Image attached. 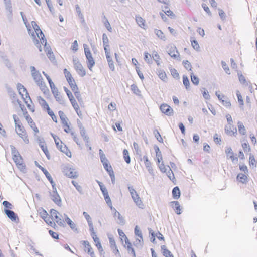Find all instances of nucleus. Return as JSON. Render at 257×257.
<instances>
[{"label":"nucleus","mask_w":257,"mask_h":257,"mask_svg":"<svg viewBox=\"0 0 257 257\" xmlns=\"http://www.w3.org/2000/svg\"><path fill=\"white\" fill-rule=\"evenodd\" d=\"M65 176L70 178L76 179L78 177L79 174L75 168L65 166Z\"/></svg>","instance_id":"39448f33"},{"label":"nucleus","mask_w":257,"mask_h":257,"mask_svg":"<svg viewBox=\"0 0 257 257\" xmlns=\"http://www.w3.org/2000/svg\"><path fill=\"white\" fill-rule=\"evenodd\" d=\"M171 75L174 78L179 79V74L178 73L177 71L174 68H171L170 69Z\"/></svg>","instance_id":"6e6d98bb"},{"label":"nucleus","mask_w":257,"mask_h":257,"mask_svg":"<svg viewBox=\"0 0 257 257\" xmlns=\"http://www.w3.org/2000/svg\"><path fill=\"white\" fill-rule=\"evenodd\" d=\"M38 143L39 144L40 147L48 158V159H50V155L49 153V151L47 149V146H45V142L44 141L43 139L39 138L38 139Z\"/></svg>","instance_id":"aec40b11"},{"label":"nucleus","mask_w":257,"mask_h":257,"mask_svg":"<svg viewBox=\"0 0 257 257\" xmlns=\"http://www.w3.org/2000/svg\"><path fill=\"white\" fill-rule=\"evenodd\" d=\"M131 196L134 201L136 203V205L139 206V208H142L143 204L137 193L136 192L134 193L133 194L131 195Z\"/></svg>","instance_id":"b1692460"},{"label":"nucleus","mask_w":257,"mask_h":257,"mask_svg":"<svg viewBox=\"0 0 257 257\" xmlns=\"http://www.w3.org/2000/svg\"><path fill=\"white\" fill-rule=\"evenodd\" d=\"M71 182L73 184V185L75 186V187L76 188V190L81 194H84V192H83V189H82V187L80 185H79L76 181H75L74 180H72Z\"/></svg>","instance_id":"79ce46f5"},{"label":"nucleus","mask_w":257,"mask_h":257,"mask_svg":"<svg viewBox=\"0 0 257 257\" xmlns=\"http://www.w3.org/2000/svg\"><path fill=\"white\" fill-rule=\"evenodd\" d=\"M219 11V15L221 18V19L223 21L225 20L226 19V14L221 9H218Z\"/></svg>","instance_id":"774afa93"},{"label":"nucleus","mask_w":257,"mask_h":257,"mask_svg":"<svg viewBox=\"0 0 257 257\" xmlns=\"http://www.w3.org/2000/svg\"><path fill=\"white\" fill-rule=\"evenodd\" d=\"M112 210L114 211L113 214L114 217L115 218H118V220L117 221V223L120 225H124L125 223V219L113 207Z\"/></svg>","instance_id":"5701e85b"},{"label":"nucleus","mask_w":257,"mask_h":257,"mask_svg":"<svg viewBox=\"0 0 257 257\" xmlns=\"http://www.w3.org/2000/svg\"><path fill=\"white\" fill-rule=\"evenodd\" d=\"M255 159L253 155L250 154L249 158V163L250 166H256L255 165Z\"/></svg>","instance_id":"bf43d9fd"},{"label":"nucleus","mask_w":257,"mask_h":257,"mask_svg":"<svg viewBox=\"0 0 257 257\" xmlns=\"http://www.w3.org/2000/svg\"><path fill=\"white\" fill-rule=\"evenodd\" d=\"M167 53L173 59H177L179 57V53L174 45H171L167 47Z\"/></svg>","instance_id":"1a4fd4ad"},{"label":"nucleus","mask_w":257,"mask_h":257,"mask_svg":"<svg viewBox=\"0 0 257 257\" xmlns=\"http://www.w3.org/2000/svg\"><path fill=\"white\" fill-rule=\"evenodd\" d=\"M65 222L70 226L71 229L76 233H79V230L76 223L71 220L67 215H65Z\"/></svg>","instance_id":"dca6fc26"},{"label":"nucleus","mask_w":257,"mask_h":257,"mask_svg":"<svg viewBox=\"0 0 257 257\" xmlns=\"http://www.w3.org/2000/svg\"><path fill=\"white\" fill-rule=\"evenodd\" d=\"M155 33L156 35L161 40L163 41H165L166 40V37L161 30L155 29Z\"/></svg>","instance_id":"37998d69"},{"label":"nucleus","mask_w":257,"mask_h":257,"mask_svg":"<svg viewBox=\"0 0 257 257\" xmlns=\"http://www.w3.org/2000/svg\"><path fill=\"white\" fill-rule=\"evenodd\" d=\"M184 67L188 71H192V66L188 60H184L182 62Z\"/></svg>","instance_id":"603ef678"},{"label":"nucleus","mask_w":257,"mask_h":257,"mask_svg":"<svg viewBox=\"0 0 257 257\" xmlns=\"http://www.w3.org/2000/svg\"><path fill=\"white\" fill-rule=\"evenodd\" d=\"M171 206L175 211L177 214L180 215L181 213L180 205L178 201H172L170 202Z\"/></svg>","instance_id":"cd10ccee"},{"label":"nucleus","mask_w":257,"mask_h":257,"mask_svg":"<svg viewBox=\"0 0 257 257\" xmlns=\"http://www.w3.org/2000/svg\"><path fill=\"white\" fill-rule=\"evenodd\" d=\"M37 100H38L40 104L43 108V109H46V108H49V105L48 104L47 102L44 100V99L39 96L37 97Z\"/></svg>","instance_id":"e433bc0d"},{"label":"nucleus","mask_w":257,"mask_h":257,"mask_svg":"<svg viewBox=\"0 0 257 257\" xmlns=\"http://www.w3.org/2000/svg\"><path fill=\"white\" fill-rule=\"evenodd\" d=\"M22 20H23V21L24 22V24L26 25V27L27 28V31H28V32L29 34L31 36V37H32V38L33 39V43H34L35 46L38 48H39V51L41 52L42 51V47H41V45H40V44L39 43L38 40L36 39L35 36L34 35V33L33 32L32 30L31 29V27L29 25H27V19H26V18L25 17H23L22 18Z\"/></svg>","instance_id":"f257e3e1"},{"label":"nucleus","mask_w":257,"mask_h":257,"mask_svg":"<svg viewBox=\"0 0 257 257\" xmlns=\"http://www.w3.org/2000/svg\"><path fill=\"white\" fill-rule=\"evenodd\" d=\"M75 9H76V11L77 14V15H78V17L79 18V19L81 20V22L82 23H84L85 20H84V16L82 14V13H81L80 7H79V6L78 5H76L75 6Z\"/></svg>","instance_id":"2f4dec72"},{"label":"nucleus","mask_w":257,"mask_h":257,"mask_svg":"<svg viewBox=\"0 0 257 257\" xmlns=\"http://www.w3.org/2000/svg\"><path fill=\"white\" fill-rule=\"evenodd\" d=\"M238 76L239 81L240 82V83L245 86H247L248 85L247 81L246 80V79L245 77L241 74V73L238 72Z\"/></svg>","instance_id":"4c0bfd02"},{"label":"nucleus","mask_w":257,"mask_h":257,"mask_svg":"<svg viewBox=\"0 0 257 257\" xmlns=\"http://www.w3.org/2000/svg\"><path fill=\"white\" fill-rule=\"evenodd\" d=\"M4 3L5 5V8L8 13L7 14V18L10 21L12 20V3L11 0H3Z\"/></svg>","instance_id":"6e6552de"},{"label":"nucleus","mask_w":257,"mask_h":257,"mask_svg":"<svg viewBox=\"0 0 257 257\" xmlns=\"http://www.w3.org/2000/svg\"><path fill=\"white\" fill-rule=\"evenodd\" d=\"M40 45H43L44 46V50L46 53L47 56L51 61H54L55 59L54 55L52 52L51 49L49 46H47V40L46 39H43L41 40V44L39 43Z\"/></svg>","instance_id":"20e7f679"},{"label":"nucleus","mask_w":257,"mask_h":257,"mask_svg":"<svg viewBox=\"0 0 257 257\" xmlns=\"http://www.w3.org/2000/svg\"><path fill=\"white\" fill-rule=\"evenodd\" d=\"M190 76L191 80L192 83L195 85H198L199 83V78L197 76L194 75L193 72L191 73Z\"/></svg>","instance_id":"c03bdc74"},{"label":"nucleus","mask_w":257,"mask_h":257,"mask_svg":"<svg viewBox=\"0 0 257 257\" xmlns=\"http://www.w3.org/2000/svg\"><path fill=\"white\" fill-rule=\"evenodd\" d=\"M75 69L77 73L81 77H84L86 75V71L82 64L79 62L75 63Z\"/></svg>","instance_id":"6ab92c4d"},{"label":"nucleus","mask_w":257,"mask_h":257,"mask_svg":"<svg viewBox=\"0 0 257 257\" xmlns=\"http://www.w3.org/2000/svg\"><path fill=\"white\" fill-rule=\"evenodd\" d=\"M225 153L227 155V156L229 157V158L231 159L232 161H233L234 160H238L237 157H234V153L232 152V150L231 147H227L225 149Z\"/></svg>","instance_id":"c85d7f7f"},{"label":"nucleus","mask_w":257,"mask_h":257,"mask_svg":"<svg viewBox=\"0 0 257 257\" xmlns=\"http://www.w3.org/2000/svg\"><path fill=\"white\" fill-rule=\"evenodd\" d=\"M31 25L34 30L33 32L34 33L36 39H38L39 42V40L41 42V40L45 39L44 34L40 29V27L36 24V22L32 21Z\"/></svg>","instance_id":"f03ea898"},{"label":"nucleus","mask_w":257,"mask_h":257,"mask_svg":"<svg viewBox=\"0 0 257 257\" xmlns=\"http://www.w3.org/2000/svg\"><path fill=\"white\" fill-rule=\"evenodd\" d=\"M162 254L165 257H174L172 253L169 251L165 245L161 246Z\"/></svg>","instance_id":"c756f323"},{"label":"nucleus","mask_w":257,"mask_h":257,"mask_svg":"<svg viewBox=\"0 0 257 257\" xmlns=\"http://www.w3.org/2000/svg\"><path fill=\"white\" fill-rule=\"evenodd\" d=\"M103 165L104 166V169L109 174H111L112 171H113L111 166L109 165V161L106 162H103Z\"/></svg>","instance_id":"ea45409f"},{"label":"nucleus","mask_w":257,"mask_h":257,"mask_svg":"<svg viewBox=\"0 0 257 257\" xmlns=\"http://www.w3.org/2000/svg\"><path fill=\"white\" fill-rule=\"evenodd\" d=\"M154 135L157 140L160 142H163V139L161 136L160 133L157 130H155L153 132Z\"/></svg>","instance_id":"13d9d810"},{"label":"nucleus","mask_w":257,"mask_h":257,"mask_svg":"<svg viewBox=\"0 0 257 257\" xmlns=\"http://www.w3.org/2000/svg\"><path fill=\"white\" fill-rule=\"evenodd\" d=\"M183 84L186 87L187 90H189L190 88V82L188 78L186 75L183 76Z\"/></svg>","instance_id":"a18cd8bd"},{"label":"nucleus","mask_w":257,"mask_h":257,"mask_svg":"<svg viewBox=\"0 0 257 257\" xmlns=\"http://www.w3.org/2000/svg\"><path fill=\"white\" fill-rule=\"evenodd\" d=\"M86 59L87 60V64L88 68H89V70H91L92 67L95 64L94 60L93 58L92 57V56H89V57H87Z\"/></svg>","instance_id":"c9c22d12"},{"label":"nucleus","mask_w":257,"mask_h":257,"mask_svg":"<svg viewBox=\"0 0 257 257\" xmlns=\"http://www.w3.org/2000/svg\"><path fill=\"white\" fill-rule=\"evenodd\" d=\"M36 73H33V74L32 75V76L33 77V78L34 79V80L35 81V82H36V83L38 85L39 84H40V83H42L43 82V78H42V76L41 74V73L38 72H35Z\"/></svg>","instance_id":"bb28decb"},{"label":"nucleus","mask_w":257,"mask_h":257,"mask_svg":"<svg viewBox=\"0 0 257 257\" xmlns=\"http://www.w3.org/2000/svg\"><path fill=\"white\" fill-rule=\"evenodd\" d=\"M83 47L86 57H89V56H92L91 53L88 46L86 44H84Z\"/></svg>","instance_id":"4d7b16f0"},{"label":"nucleus","mask_w":257,"mask_h":257,"mask_svg":"<svg viewBox=\"0 0 257 257\" xmlns=\"http://www.w3.org/2000/svg\"><path fill=\"white\" fill-rule=\"evenodd\" d=\"M81 243L83 245L84 251L85 252H87L91 256V257H96L93 250V248L91 247L89 242L88 241H82Z\"/></svg>","instance_id":"9b49d317"},{"label":"nucleus","mask_w":257,"mask_h":257,"mask_svg":"<svg viewBox=\"0 0 257 257\" xmlns=\"http://www.w3.org/2000/svg\"><path fill=\"white\" fill-rule=\"evenodd\" d=\"M56 144V145L58 149L60 150L61 152H64V150L62 149V145L63 143L62 141L57 136L54 135L53 134H51Z\"/></svg>","instance_id":"a878e982"},{"label":"nucleus","mask_w":257,"mask_h":257,"mask_svg":"<svg viewBox=\"0 0 257 257\" xmlns=\"http://www.w3.org/2000/svg\"><path fill=\"white\" fill-rule=\"evenodd\" d=\"M78 42L77 40H75L74 42L72 43L71 45V49L74 52H76L78 50Z\"/></svg>","instance_id":"338daca9"},{"label":"nucleus","mask_w":257,"mask_h":257,"mask_svg":"<svg viewBox=\"0 0 257 257\" xmlns=\"http://www.w3.org/2000/svg\"><path fill=\"white\" fill-rule=\"evenodd\" d=\"M65 77L72 90H76L78 89V87L74 79L70 72L67 71L66 69H65Z\"/></svg>","instance_id":"7ed1b4c3"},{"label":"nucleus","mask_w":257,"mask_h":257,"mask_svg":"<svg viewBox=\"0 0 257 257\" xmlns=\"http://www.w3.org/2000/svg\"><path fill=\"white\" fill-rule=\"evenodd\" d=\"M4 211L7 217L12 221H16L17 220H19L17 215L13 211L5 209Z\"/></svg>","instance_id":"f3484780"},{"label":"nucleus","mask_w":257,"mask_h":257,"mask_svg":"<svg viewBox=\"0 0 257 257\" xmlns=\"http://www.w3.org/2000/svg\"><path fill=\"white\" fill-rule=\"evenodd\" d=\"M135 234L139 236L141 239H143V236L141 231L139 229L138 226H136L135 228Z\"/></svg>","instance_id":"052dcab7"},{"label":"nucleus","mask_w":257,"mask_h":257,"mask_svg":"<svg viewBox=\"0 0 257 257\" xmlns=\"http://www.w3.org/2000/svg\"><path fill=\"white\" fill-rule=\"evenodd\" d=\"M102 41L104 50H105V49H108V48L109 47L108 44L109 39L107 35L105 33L103 34Z\"/></svg>","instance_id":"473e14b6"},{"label":"nucleus","mask_w":257,"mask_h":257,"mask_svg":"<svg viewBox=\"0 0 257 257\" xmlns=\"http://www.w3.org/2000/svg\"><path fill=\"white\" fill-rule=\"evenodd\" d=\"M190 41L193 48L197 51H200V46L198 42L196 40H192V38H191Z\"/></svg>","instance_id":"49530a36"},{"label":"nucleus","mask_w":257,"mask_h":257,"mask_svg":"<svg viewBox=\"0 0 257 257\" xmlns=\"http://www.w3.org/2000/svg\"><path fill=\"white\" fill-rule=\"evenodd\" d=\"M27 114L25 116L26 120H27V122L29 124L30 126L33 129V130L35 133H39V130L36 127L35 123L33 121L32 119L31 118V117L28 115V112L27 111L25 112V113L24 114Z\"/></svg>","instance_id":"a211bd4d"},{"label":"nucleus","mask_w":257,"mask_h":257,"mask_svg":"<svg viewBox=\"0 0 257 257\" xmlns=\"http://www.w3.org/2000/svg\"><path fill=\"white\" fill-rule=\"evenodd\" d=\"M41 89L42 91L44 93L46 94L49 92V90L48 88L46 86L45 83L44 82L40 83V84L38 85Z\"/></svg>","instance_id":"864d4df0"},{"label":"nucleus","mask_w":257,"mask_h":257,"mask_svg":"<svg viewBox=\"0 0 257 257\" xmlns=\"http://www.w3.org/2000/svg\"><path fill=\"white\" fill-rule=\"evenodd\" d=\"M143 244V240L142 239H137L136 240V241L134 242V245L136 246L137 247H142Z\"/></svg>","instance_id":"69168bd1"},{"label":"nucleus","mask_w":257,"mask_h":257,"mask_svg":"<svg viewBox=\"0 0 257 257\" xmlns=\"http://www.w3.org/2000/svg\"><path fill=\"white\" fill-rule=\"evenodd\" d=\"M158 76L159 78L164 81H165L167 79V76L164 71L159 72Z\"/></svg>","instance_id":"0e129e2a"},{"label":"nucleus","mask_w":257,"mask_h":257,"mask_svg":"<svg viewBox=\"0 0 257 257\" xmlns=\"http://www.w3.org/2000/svg\"><path fill=\"white\" fill-rule=\"evenodd\" d=\"M13 159L19 169L23 171L25 169V165L23 162V159L21 156L20 155L16 156V157H13Z\"/></svg>","instance_id":"ddd939ff"},{"label":"nucleus","mask_w":257,"mask_h":257,"mask_svg":"<svg viewBox=\"0 0 257 257\" xmlns=\"http://www.w3.org/2000/svg\"><path fill=\"white\" fill-rule=\"evenodd\" d=\"M104 51L109 67L111 71H114L115 70V66L112 60V58L110 55V51L108 49H105Z\"/></svg>","instance_id":"4468645a"},{"label":"nucleus","mask_w":257,"mask_h":257,"mask_svg":"<svg viewBox=\"0 0 257 257\" xmlns=\"http://www.w3.org/2000/svg\"><path fill=\"white\" fill-rule=\"evenodd\" d=\"M101 191L102 192L103 195L104 196V198L107 204L110 208L111 210H112L113 207L112 205L111 200L109 196L108 192L107 191L106 188H102Z\"/></svg>","instance_id":"2eb2a0df"},{"label":"nucleus","mask_w":257,"mask_h":257,"mask_svg":"<svg viewBox=\"0 0 257 257\" xmlns=\"http://www.w3.org/2000/svg\"><path fill=\"white\" fill-rule=\"evenodd\" d=\"M81 136L83 138L84 140L86 142H89V137L86 135V131L85 128H82L81 130H80Z\"/></svg>","instance_id":"09e8293b"},{"label":"nucleus","mask_w":257,"mask_h":257,"mask_svg":"<svg viewBox=\"0 0 257 257\" xmlns=\"http://www.w3.org/2000/svg\"><path fill=\"white\" fill-rule=\"evenodd\" d=\"M131 90L133 91V92L137 95H140V91L138 89L137 86L136 84H132L131 86Z\"/></svg>","instance_id":"3c124183"},{"label":"nucleus","mask_w":257,"mask_h":257,"mask_svg":"<svg viewBox=\"0 0 257 257\" xmlns=\"http://www.w3.org/2000/svg\"><path fill=\"white\" fill-rule=\"evenodd\" d=\"M53 194L51 195V199L53 200V201L59 205L61 202L60 197L56 191V189H53Z\"/></svg>","instance_id":"393cba45"},{"label":"nucleus","mask_w":257,"mask_h":257,"mask_svg":"<svg viewBox=\"0 0 257 257\" xmlns=\"http://www.w3.org/2000/svg\"><path fill=\"white\" fill-rule=\"evenodd\" d=\"M172 196L174 199H178L180 196V191L178 187H175L172 190Z\"/></svg>","instance_id":"72a5a7b5"},{"label":"nucleus","mask_w":257,"mask_h":257,"mask_svg":"<svg viewBox=\"0 0 257 257\" xmlns=\"http://www.w3.org/2000/svg\"><path fill=\"white\" fill-rule=\"evenodd\" d=\"M99 154L100 156V158L101 161L102 163H103V162H108V160L106 158L105 155L104 154V153H103V151L101 149L99 150Z\"/></svg>","instance_id":"de8ad7c7"},{"label":"nucleus","mask_w":257,"mask_h":257,"mask_svg":"<svg viewBox=\"0 0 257 257\" xmlns=\"http://www.w3.org/2000/svg\"><path fill=\"white\" fill-rule=\"evenodd\" d=\"M15 127H16V131L17 133V132L24 133V128L22 125L21 122L19 123V124H17L16 125H15Z\"/></svg>","instance_id":"680f3d73"},{"label":"nucleus","mask_w":257,"mask_h":257,"mask_svg":"<svg viewBox=\"0 0 257 257\" xmlns=\"http://www.w3.org/2000/svg\"><path fill=\"white\" fill-rule=\"evenodd\" d=\"M11 153L13 157H16V156H18L20 154L19 152L16 150V148L13 146H11Z\"/></svg>","instance_id":"e2e57ef3"},{"label":"nucleus","mask_w":257,"mask_h":257,"mask_svg":"<svg viewBox=\"0 0 257 257\" xmlns=\"http://www.w3.org/2000/svg\"><path fill=\"white\" fill-rule=\"evenodd\" d=\"M65 92L66 93V94L68 97L69 100L71 102V104L73 106L74 109L78 113L77 111L79 109V106L75 99L74 98V96H73L72 92L66 88H65Z\"/></svg>","instance_id":"0eeeda50"},{"label":"nucleus","mask_w":257,"mask_h":257,"mask_svg":"<svg viewBox=\"0 0 257 257\" xmlns=\"http://www.w3.org/2000/svg\"><path fill=\"white\" fill-rule=\"evenodd\" d=\"M50 214L52 220L55 221L60 226L63 225V221L59 216V213L57 211L52 209L50 210Z\"/></svg>","instance_id":"9d476101"},{"label":"nucleus","mask_w":257,"mask_h":257,"mask_svg":"<svg viewBox=\"0 0 257 257\" xmlns=\"http://www.w3.org/2000/svg\"><path fill=\"white\" fill-rule=\"evenodd\" d=\"M35 164L37 167H38L39 169H40L41 170V171L44 173V174L45 175L46 178L48 179V180L50 181V182L52 184L53 188L56 189L55 184L53 180V178H52V176H51L50 174L48 172V171L45 168H44V167H43L41 165H40L37 162V161H35Z\"/></svg>","instance_id":"423d86ee"},{"label":"nucleus","mask_w":257,"mask_h":257,"mask_svg":"<svg viewBox=\"0 0 257 257\" xmlns=\"http://www.w3.org/2000/svg\"><path fill=\"white\" fill-rule=\"evenodd\" d=\"M17 89L18 90L19 93L20 95H22V97H23V93H25V97L26 98H29V99L30 100V102H32V100L30 99V97H29V94L26 90V89L24 87V86L18 83L17 84Z\"/></svg>","instance_id":"412c9836"},{"label":"nucleus","mask_w":257,"mask_h":257,"mask_svg":"<svg viewBox=\"0 0 257 257\" xmlns=\"http://www.w3.org/2000/svg\"><path fill=\"white\" fill-rule=\"evenodd\" d=\"M145 165L146 167L147 168L148 172L150 174H152L153 172V170L152 167V164L151 162L148 160L145 162H144Z\"/></svg>","instance_id":"8fccbe9b"},{"label":"nucleus","mask_w":257,"mask_h":257,"mask_svg":"<svg viewBox=\"0 0 257 257\" xmlns=\"http://www.w3.org/2000/svg\"><path fill=\"white\" fill-rule=\"evenodd\" d=\"M160 109L162 113L168 116H172L173 114V109L167 104H163L161 105Z\"/></svg>","instance_id":"f8f14e48"},{"label":"nucleus","mask_w":257,"mask_h":257,"mask_svg":"<svg viewBox=\"0 0 257 257\" xmlns=\"http://www.w3.org/2000/svg\"><path fill=\"white\" fill-rule=\"evenodd\" d=\"M123 155L125 161L127 164H130L131 162V159L129 156L128 151L126 149H124L123 151Z\"/></svg>","instance_id":"a19ab883"},{"label":"nucleus","mask_w":257,"mask_h":257,"mask_svg":"<svg viewBox=\"0 0 257 257\" xmlns=\"http://www.w3.org/2000/svg\"><path fill=\"white\" fill-rule=\"evenodd\" d=\"M238 127V132L239 133L242 135H244L246 134V129L243 124L241 121H238L237 123Z\"/></svg>","instance_id":"58836bf2"},{"label":"nucleus","mask_w":257,"mask_h":257,"mask_svg":"<svg viewBox=\"0 0 257 257\" xmlns=\"http://www.w3.org/2000/svg\"><path fill=\"white\" fill-rule=\"evenodd\" d=\"M225 132L227 135H234L235 134L237 133V129L234 127L232 124H228L225 127Z\"/></svg>","instance_id":"4be33fe9"},{"label":"nucleus","mask_w":257,"mask_h":257,"mask_svg":"<svg viewBox=\"0 0 257 257\" xmlns=\"http://www.w3.org/2000/svg\"><path fill=\"white\" fill-rule=\"evenodd\" d=\"M236 179L238 181L243 184H246L248 182L247 176L243 173H239Z\"/></svg>","instance_id":"7c9ffc66"},{"label":"nucleus","mask_w":257,"mask_h":257,"mask_svg":"<svg viewBox=\"0 0 257 257\" xmlns=\"http://www.w3.org/2000/svg\"><path fill=\"white\" fill-rule=\"evenodd\" d=\"M236 96L237 97L238 101L239 104V107L243 109L244 105V101L242 97L238 90L236 91Z\"/></svg>","instance_id":"f704fd0d"},{"label":"nucleus","mask_w":257,"mask_h":257,"mask_svg":"<svg viewBox=\"0 0 257 257\" xmlns=\"http://www.w3.org/2000/svg\"><path fill=\"white\" fill-rule=\"evenodd\" d=\"M221 63L222 67L223 69H224V70L225 71V72L227 74H230L229 68L227 66L226 63L225 61H222Z\"/></svg>","instance_id":"5fc2aeb1"}]
</instances>
